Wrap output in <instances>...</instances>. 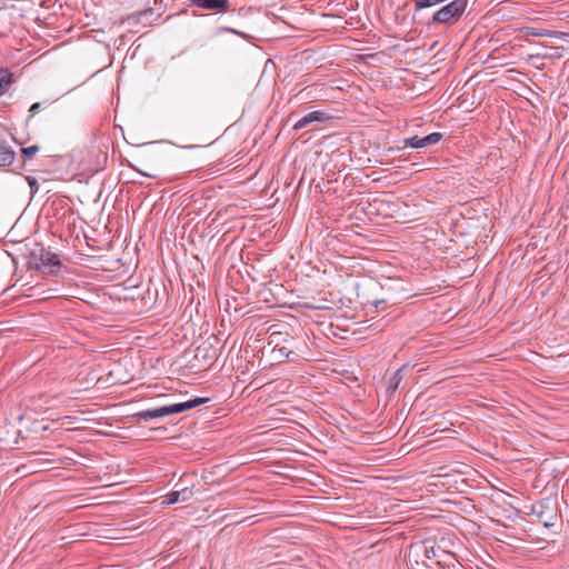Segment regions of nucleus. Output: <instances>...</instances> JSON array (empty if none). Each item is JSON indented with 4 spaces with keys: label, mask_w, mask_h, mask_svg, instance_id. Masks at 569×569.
<instances>
[{
    "label": "nucleus",
    "mask_w": 569,
    "mask_h": 569,
    "mask_svg": "<svg viewBox=\"0 0 569 569\" xmlns=\"http://www.w3.org/2000/svg\"><path fill=\"white\" fill-rule=\"evenodd\" d=\"M178 492L180 493V499H181V501H188V500H190V499L192 498V496H193L192 490H191V489H189V488H187V487H184V488H182V489L178 490Z\"/></svg>",
    "instance_id": "4468645a"
},
{
    "label": "nucleus",
    "mask_w": 569,
    "mask_h": 569,
    "mask_svg": "<svg viewBox=\"0 0 569 569\" xmlns=\"http://www.w3.org/2000/svg\"><path fill=\"white\" fill-rule=\"evenodd\" d=\"M207 401H208V398H194L187 402L174 403V405L164 406V407H160V408H156V409L142 410V411H139L138 413H136V417L143 419V420L162 418V417H166L169 415L180 413L186 410L196 408L202 403H206Z\"/></svg>",
    "instance_id": "f257e3e1"
},
{
    "label": "nucleus",
    "mask_w": 569,
    "mask_h": 569,
    "mask_svg": "<svg viewBox=\"0 0 569 569\" xmlns=\"http://www.w3.org/2000/svg\"><path fill=\"white\" fill-rule=\"evenodd\" d=\"M32 259L37 269L44 273L53 274L61 266L58 256L46 248H40L38 251H33Z\"/></svg>",
    "instance_id": "7ed1b4c3"
},
{
    "label": "nucleus",
    "mask_w": 569,
    "mask_h": 569,
    "mask_svg": "<svg viewBox=\"0 0 569 569\" xmlns=\"http://www.w3.org/2000/svg\"><path fill=\"white\" fill-rule=\"evenodd\" d=\"M38 151H39L38 146H30V147L22 148V153L27 158H32Z\"/></svg>",
    "instance_id": "2eb2a0df"
},
{
    "label": "nucleus",
    "mask_w": 569,
    "mask_h": 569,
    "mask_svg": "<svg viewBox=\"0 0 569 569\" xmlns=\"http://www.w3.org/2000/svg\"><path fill=\"white\" fill-rule=\"evenodd\" d=\"M527 34L533 37H550L552 36V32L546 29L529 28Z\"/></svg>",
    "instance_id": "9d476101"
},
{
    "label": "nucleus",
    "mask_w": 569,
    "mask_h": 569,
    "mask_svg": "<svg viewBox=\"0 0 569 569\" xmlns=\"http://www.w3.org/2000/svg\"><path fill=\"white\" fill-rule=\"evenodd\" d=\"M426 553H427V558H429V559H431L432 556L436 557V551L433 548H431V550H427Z\"/></svg>",
    "instance_id": "6ab92c4d"
},
{
    "label": "nucleus",
    "mask_w": 569,
    "mask_h": 569,
    "mask_svg": "<svg viewBox=\"0 0 569 569\" xmlns=\"http://www.w3.org/2000/svg\"><path fill=\"white\" fill-rule=\"evenodd\" d=\"M329 118L330 117L326 112L312 111V112H309L308 114H306L305 117H302L300 120H298L295 123L293 129L298 131L313 122H323V121L328 120Z\"/></svg>",
    "instance_id": "423d86ee"
},
{
    "label": "nucleus",
    "mask_w": 569,
    "mask_h": 569,
    "mask_svg": "<svg viewBox=\"0 0 569 569\" xmlns=\"http://www.w3.org/2000/svg\"><path fill=\"white\" fill-rule=\"evenodd\" d=\"M14 157V151L4 141H0V166L11 164Z\"/></svg>",
    "instance_id": "0eeeda50"
},
{
    "label": "nucleus",
    "mask_w": 569,
    "mask_h": 569,
    "mask_svg": "<svg viewBox=\"0 0 569 569\" xmlns=\"http://www.w3.org/2000/svg\"><path fill=\"white\" fill-rule=\"evenodd\" d=\"M26 180L30 187V190H31V194L33 196L38 189H39V184H38V181L34 177H31V176H27L26 177Z\"/></svg>",
    "instance_id": "ddd939ff"
},
{
    "label": "nucleus",
    "mask_w": 569,
    "mask_h": 569,
    "mask_svg": "<svg viewBox=\"0 0 569 569\" xmlns=\"http://www.w3.org/2000/svg\"><path fill=\"white\" fill-rule=\"evenodd\" d=\"M442 139V133L432 132L426 137L413 136L403 140V147H410L415 149L426 148L431 144L438 143Z\"/></svg>",
    "instance_id": "20e7f679"
},
{
    "label": "nucleus",
    "mask_w": 569,
    "mask_h": 569,
    "mask_svg": "<svg viewBox=\"0 0 569 569\" xmlns=\"http://www.w3.org/2000/svg\"><path fill=\"white\" fill-rule=\"evenodd\" d=\"M189 2L192 7L216 12H228L231 8L229 0H189Z\"/></svg>",
    "instance_id": "39448f33"
},
{
    "label": "nucleus",
    "mask_w": 569,
    "mask_h": 569,
    "mask_svg": "<svg viewBox=\"0 0 569 569\" xmlns=\"http://www.w3.org/2000/svg\"><path fill=\"white\" fill-rule=\"evenodd\" d=\"M467 0H453L447 6L435 12L432 22L435 23H447L450 21H457L460 19L467 8Z\"/></svg>",
    "instance_id": "f03ea898"
},
{
    "label": "nucleus",
    "mask_w": 569,
    "mask_h": 569,
    "mask_svg": "<svg viewBox=\"0 0 569 569\" xmlns=\"http://www.w3.org/2000/svg\"><path fill=\"white\" fill-rule=\"evenodd\" d=\"M426 553H427V558H429V559H431L432 556L436 557V551L433 548H431V550H427Z\"/></svg>",
    "instance_id": "a211bd4d"
},
{
    "label": "nucleus",
    "mask_w": 569,
    "mask_h": 569,
    "mask_svg": "<svg viewBox=\"0 0 569 569\" xmlns=\"http://www.w3.org/2000/svg\"><path fill=\"white\" fill-rule=\"evenodd\" d=\"M202 357L210 365L217 358L216 350L211 346H200L197 348L196 358Z\"/></svg>",
    "instance_id": "6e6552de"
},
{
    "label": "nucleus",
    "mask_w": 569,
    "mask_h": 569,
    "mask_svg": "<svg viewBox=\"0 0 569 569\" xmlns=\"http://www.w3.org/2000/svg\"><path fill=\"white\" fill-rule=\"evenodd\" d=\"M179 501H181L180 493L178 492V490H176V491L169 492L166 496V500L163 502L167 503V505H173V503H177Z\"/></svg>",
    "instance_id": "9b49d317"
},
{
    "label": "nucleus",
    "mask_w": 569,
    "mask_h": 569,
    "mask_svg": "<svg viewBox=\"0 0 569 569\" xmlns=\"http://www.w3.org/2000/svg\"><path fill=\"white\" fill-rule=\"evenodd\" d=\"M539 518H540V521L546 526V527H549V526H552L553 522L550 521L552 519V517L549 519V520H543V516L542 513L539 515ZM553 518H556V516H553Z\"/></svg>",
    "instance_id": "f3484780"
},
{
    "label": "nucleus",
    "mask_w": 569,
    "mask_h": 569,
    "mask_svg": "<svg viewBox=\"0 0 569 569\" xmlns=\"http://www.w3.org/2000/svg\"><path fill=\"white\" fill-rule=\"evenodd\" d=\"M401 380H402V373H401V370H398L391 377L389 387L392 389H397Z\"/></svg>",
    "instance_id": "f8f14e48"
},
{
    "label": "nucleus",
    "mask_w": 569,
    "mask_h": 569,
    "mask_svg": "<svg viewBox=\"0 0 569 569\" xmlns=\"http://www.w3.org/2000/svg\"><path fill=\"white\" fill-rule=\"evenodd\" d=\"M40 109H41V103L40 102L33 103L30 107V109H29V117L36 116L39 112Z\"/></svg>",
    "instance_id": "dca6fc26"
},
{
    "label": "nucleus",
    "mask_w": 569,
    "mask_h": 569,
    "mask_svg": "<svg viewBox=\"0 0 569 569\" xmlns=\"http://www.w3.org/2000/svg\"><path fill=\"white\" fill-rule=\"evenodd\" d=\"M12 83V73L8 69H0V96L4 94Z\"/></svg>",
    "instance_id": "1a4fd4ad"
}]
</instances>
